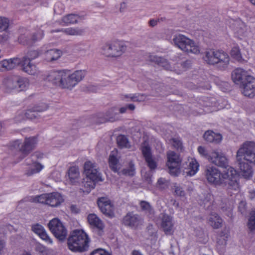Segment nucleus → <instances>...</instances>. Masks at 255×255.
Instances as JSON below:
<instances>
[{
	"label": "nucleus",
	"mask_w": 255,
	"mask_h": 255,
	"mask_svg": "<svg viewBox=\"0 0 255 255\" xmlns=\"http://www.w3.org/2000/svg\"><path fill=\"white\" fill-rule=\"evenodd\" d=\"M205 176L211 184L220 186L229 194L237 191L239 189V176L236 170L232 167H229L224 173L213 166H206Z\"/></svg>",
	"instance_id": "obj_1"
},
{
	"label": "nucleus",
	"mask_w": 255,
	"mask_h": 255,
	"mask_svg": "<svg viewBox=\"0 0 255 255\" xmlns=\"http://www.w3.org/2000/svg\"><path fill=\"white\" fill-rule=\"evenodd\" d=\"M85 70H77L71 73L68 70H57L50 72L46 80L53 85L62 89L71 90L85 77Z\"/></svg>",
	"instance_id": "obj_2"
},
{
	"label": "nucleus",
	"mask_w": 255,
	"mask_h": 255,
	"mask_svg": "<svg viewBox=\"0 0 255 255\" xmlns=\"http://www.w3.org/2000/svg\"><path fill=\"white\" fill-rule=\"evenodd\" d=\"M255 143L247 141L243 144L237 152V162L242 175L249 178L253 175L252 167L249 163L255 164Z\"/></svg>",
	"instance_id": "obj_3"
},
{
	"label": "nucleus",
	"mask_w": 255,
	"mask_h": 255,
	"mask_svg": "<svg viewBox=\"0 0 255 255\" xmlns=\"http://www.w3.org/2000/svg\"><path fill=\"white\" fill-rule=\"evenodd\" d=\"M90 239L82 230H76L70 234L67 240L70 250L73 252L83 253L88 250Z\"/></svg>",
	"instance_id": "obj_4"
},
{
	"label": "nucleus",
	"mask_w": 255,
	"mask_h": 255,
	"mask_svg": "<svg viewBox=\"0 0 255 255\" xmlns=\"http://www.w3.org/2000/svg\"><path fill=\"white\" fill-rule=\"evenodd\" d=\"M205 54L204 59L208 64L215 65L221 70H225L228 68L230 58L226 52L210 49L206 51Z\"/></svg>",
	"instance_id": "obj_5"
},
{
	"label": "nucleus",
	"mask_w": 255,
	"mask_h": 255,
	"mask_svg": "<svg viewBox=\"0 0 255 255\" xmlns=\"http://www.w3.org/2000/svg\"><path fill=\"white\" fill-rule=\"evenodd\" d=\"M127 48L128 46L124 41H110L102 46L101 53L106 57L117 59L126 52Z\"/></svg>",
	"instance_id": "obj_6"
},
{
	"label": "nucleus",
	"mask_w": 255,
	"mask_h": 255,
	"mask_svg": "<svg viewBox=\"0 0 255 255\" xmlns=\"http://www.w3.org/2000/svg\"><path fill=\"white\" fill-rule=\"evenodd\" d=\"M172 43L187 53L198 54L200 52L199 46L193 40L181 34L173 35Z\"/></svg>",
	"instance_id": "obj_7"
},
{
	"label": "nucleus",
	"mask_w": 255,
	"mask_h": 255,
	"mask_svg": "<svg viewBox=\"0 0 255 255\" xmlns=\"http://www.w3.org/2000/svg\"><path fill=\"white\" fill-rule=\"evenodd\" d=\"M40 54L41 52L38 50H31L28 51L21 59L19 58V65H21L22 71L29 75H36L38 73L37 67L31 61L37 58Z\"/></svg>",
	"instance_id": "obj_8"
},
{
	"label": "nucleus",
	"mask_w": 255,
	"mask_h": 255,
	"mask_svg": "<svg viewBox=\"0 0 255 255\" xmlns=\"http://www.w3.org/2000/svg\"><path fill=\"white\" fill-rule=\"evenodd\" d=\"M30 200L34 203L43 204L52 207L59 206L63 201L62 196L57 192L42 194L31 197Z\"/></svg>",
	"instance_id": "obj_9"
},
{
	"label": "nucleus",
	"mask_w": 255,
	"mask_h": 255,
	"mask_svg": "<svg viewBox=\"0 0 255 255\" xmlns=\"http://www.w3.org/2000/svg\"><path fill=\"white\" fill-rule=\"evenodd\" d=\"M3 83L7 90L15 89L17 91L25 90L29 85V82L27 79L16 75L4 79Z\"/></svg>",
	"instance_id": "obj_10"
},
{
	"label": "nucleus",
	"mask_w": 255,
	"mask_h": 255,
	"mask_svg": "<svg viewBox=\"0 0 255 255\" xmlns=\"http://www.w3.org/2000/svg\"><path fill=\"white\" fill-rule=\"evenodd\" d=\"M48 227L52 234L59 241L64 240L67 236V230L63 223L58 218L50 220Z\"/></svg>",
	"instance_id": "obj_11"
},
{
	"label": "nucleus",
	"mask_w": 255,
	"mask_h": 255,
	"mask_svg": "<svg viewBox=\"0 0 255 255\" xmlns=\"http://www.w3.org/2000/svg\"><path fill=\"white\" fill-rule=\"evenodd\" d=\"M37 143V139L36 136L26 137L24 142L21 143L19 140H16L14 142L13 146L15 147H19V151L22 153L20 159L24 158L29 154L36 146Z\"/></svg>",
	"instance_id": "obj_12"
},
{
	"label": "nucleus",
	"mask_w": 255,
	"mask_h": 255,
	"mask_svg": "<svg viewBox=\"0 0 255 255\" xmlns=\"http://www.w3.org/2000/svg\"><path fill=\"white\" fill-rule=\"evenodd\" d=\"M167 157L166 165L169 173L173 176H177L180 172L179 165L181 162L179 155L173 151L169 150L167 152Z\"/></svg>",
	"instance_id": "obj_13"
},
{
	"label": "nucleus",
	"mask_w": 255,
	"mask_h": 255,
	"mask_svg": "<svg viewBox=\"0 0 255 255\" xmlns=\"http://www.w3.org/2000/svg\"><path fill=\"white\" fill-rule=\"evenodd\" d=\"M160 229L166 236L173 235L174 233V223L172 216L161 213L159 215Z\"/></svg>",
	"instance_id": "obj_14"
},
{
	"label": "nucleus",
	"mask_w": 255,
	"mask_h": 255,
	"mask_svg": "<svg viewBox=\"0 0 255 255\" xmlns=\"http://www.w3.org/2000/svg\"><path fill=\"white\" fill-rule=\"evenodd\" d=\"M143 220L140 215L134 214L133 212L128 213L123 218L122 223L126 226L136 229L142 225Z\"/></svg>",
	"instance_id": "obj_15"
},
{
	"label": "nucleus",
	"mask_w": 255,
	"mask_h": 255,
	"mask_svg": "<svg viewBox=\"0 0 255 255\" xmlns=\"http://www.w3.org/2000/svg\"><path fill=\"white\" fill-rule=\"evenodd\" d=\"M117 110L116 107H113L108 109L105 113L99 114L96 123L100 124L117 121L118 119L117 117Z\"/></svg>",
	"instance_id": "obj_16"
},
{
	"label": "nucleus",
	"mask_w": 255,
	"mask_h": 255,
	"mask_svg": "<svg viewBox=\"0 0 255 255\" xmlns=\"http://www.w3.org/2000/svg\"><path fill=\"white\" fill-rule=\"evenodd\" d=\"M209 161L212 163L221 167L228 168V161L225 154L216 151L210 153Z\"/></svg>",
	"instance_id": "obj_17"
},
{
	"label": "nucleus",
	"mask_w": 255,
	"mask_h": 255,
	"mask_svg": "<svg viewBox=\"0 0 255 255\" xmlns=\"http://www.w3.org/2000/svg\"><path fill=\"white\" fill-rule=\"evenodd\" d=\"M84 173L87 177L94 179H102L101 174L97 165L90 161H87L84 165Z\"/></svg>",
	"instance_id": "obj_18"
},
{
	"label": "nucleus",
	"mask_w": 255,
	"mask_h": 255,
	"mask_svg": "<svg viewBox=\"0 0 255 255\" xmlns=\"http://www.w3.org/2000/svg\"><path fill=\"white\" fill-rule=\"evenodd\" d=\"M88 221L95 230V232L99 236H102L104 233V224L102 221L95 214H91L88 216Z\"/></svg>",
	"instance_id": "obj_19"
},
{
	"label": "nucleus",
	"mask_w": 255,
	"mask_h": 255,
	"mask_svg": "<svg viewBox=\"0 0 255 255\" xmlns=\"http://www.w3.org/2000/svg\"><path fill=\"white\" fill-rule=\"evenodd\" d=\"M243 94L247 97H253L255 92V78L252 76L247 77L242 84Z\"/></svg>",
	"instance_id": "obj_20"
},
{
	"label": "nucleus",
	"mask_w": 255,
	"mask_h": 255,
	"mask_svg": "<svg viewBox=\"0 0 255 255\" xmlns=\"http://www.w3.org/2000/svg\"><path fill=\"white\" fill-rule=\"evenodd\" d=\"M97 204L101 211L104 214L108 217L113 216V208L110 200L107 198L101 197L98 199Z\"/></svg>",
	"instance_id": "obj_21"
},
{
	"label": "nucleus",
	"mask_w": 255,
	"mask_h": 255,
	"mask_svg": "<svg viewBox=\"0 0 255 255\" xmlns=\"http://www.w3.org/2000/svg\"><path fill=\"white\" fill-rule=\"evenodd\" d=\"M141 151L147 166L151 170H155L157 163L152 155L150 147L148 145H143L141 147Z\"/></svg>",
	"instance_id": "obj_22"
},
{
	"label": "nucleus",
	"mask_w": 255,
	"mask_h": 255,
	"mask_svg": "<svg viewBox=\"0 0 255 255\" xmlns=\"http://www.w3.org/2000/svg\"><path fill=\"white\" fill-rule=\"evenodd\" d=\"M108 163L109 167L113 172L119 173L121 166L119 162V159L118 157L117 151L111 152L108 158Z\"/></svg>",
	"instance_id": "obj_23"
},
{
	"label": "nucleus",
	"mask_w": 255,
	"mask_h": 255,
	"mask_svg": "<svg viewBox=\"0 0 255 255\" xmlns=\"http://www.w3.org/2000/svg\"><path fill=\"white\" fill-rule=\"evenodd\" d=\"M249 76L248 72L243 69L237 68L233 71L232 78L235 83L242 84Z\"/></svg>",
	"instance_id": "obj_24"
},
{
	"label": "nucleus",
	"mask_w": 255,
	"mask_h": 255,
	"mask_svg": "<svg viewBox=\"0 0 255 255\" xmlns=\"http://www.w3.org/2000/svg\"><path fill=\"white\" fill-rule=\"evenodd\" d=\"M69 183L72 185H76L79 183L80 180V174L79 168L77 166L70 167L67 172Z\"/></svg>",
	"instance_id": "obj_25"
},
{
	"label": "nucleus",
	"mask_w": 255,
	"mask_h": 255,
	"mask_svg": "<svg viewBox=\"0 0 255 255\" xmlns=\"http://www.w3.org/2000/svg\"><path fill=\"white\" fill-rule=\"evenodd\" d=\"M53 32H62L67 35L70 36H81L84 34L85 30L84 29L79 27H68L60 29H55Z\"/></svg>",
	"instance_id": "obj_26"
},
{
	"label": "nucleus",
	"mask_w": 255,
	"mask_h": 255,
	"mask_svg": "<svg viewBox=\"0 0 255 255\" xmlns=\"http://www.w3.org/2000/svg\"><path fill=\"white\" fill-rule=\"evenodd\" d=\"M62 55V51L56 49L46 51L44 53V59L48 62H53L59 59Z\"/></svg>",
	"instance_id": "obj_27"
},
{
	"label": "nucleus",
	"mask_w": 255,
	"mask_h": 255,
	"mask_svg": "<svg viewBox=\"0 0 255 255\" xmlns=\"http://www.w3.org/2000/svg\"><path fill=\"white\" fill-rule=\"evenodd\" d=\"M148 58L150 61L155 62L159 66L163 67L166 70H169L171 68V66L168 61L163 57L150 54Z\"/></svg>",
	"instance_id": "obj_28"
},
{
	"label": "nucleus",
	"mask_w": 255,
	"mask_h": 255,
	"mask_svg": "<svg viewBox=\"0 0 255 255\" xmlns=\"http://www.w3.org/2000/svg\"><path fill=\"white\" fill-rule=\"evenodd\" d=\"M203 138L207 142L218 143L222 140V135L215 133L212 130H207L204 133Z\"/></svg>",
	"instance_id": "obj_29"
},
{
	"label": "nucleus",
	"mask_w": 255,
	"mask_h": 255,
	"mask_svg": "<svg viewBox=\"0 0 255 255\" xmlns=\"http://www.w3.org/2000/svg\"><path fill=\"white\" fill-rule=\"evenodd\" d=\"M146 96L144 94L135 93L133 94L122 95V99L127 102L132 101L141 102L145 100Z\"/></svg>",
	"instance_id": "obj_30"
},
{
	"label": "nucleus",
	"mask_w": 255,
	"mask_h": 255,
	"mask_svg": "<svg viewBox=\"0 0 255 255\" xmlns=\"http://www.w3.org/2000/svg\"><path fill=\"white\" fill-rule=\"evenodd\" d=\"M20 34L18 37V42L22 45L30 46V33L29 31L21 29L20 30Z\"/></svg>",
	"instance_id": "obj_31"
},
{
	"label": "nucleus",
	"mask_w": 255,
	"mask_h": 255,
	"mask_svg": "<svg viewBox=\"0 0 255 255\" xmlns=\"http://www.w3.org/2000/svg\"><path fill=\"white\" fill-rule=\"evenodd\" d=\"M209 223L214 229H219L222 226L223 220L216 213H211L209 218Z\"/></svg>",
	"instance_id": "obj_32"
},
{
	"label": "nucleus",
	"mask_w": 255,
	"mask_h": 255,
	"mask_svg": "<svg viewBox=\"0 0 255 255\" xmlns=\"http://www.w3.org/2000/svg\"><path fill=\"white\" fill-rule=\"evenodd\" d=\"M102 179H94L87 177L84 179L83 186L87 191L91 190L95 187L96 183L99 181H102Z\"/></svg>",
	"instance_id": "obj_33"
},
{
	"label": "nucleus",
	"mask_w": 255,
	"mask_h": 255,
	"mask_svg": "<svg viewBox=\"0 0 255 255\" xmlns=\"http://www.w3.org/2000/svg\"><path fill=\"white\" fill-rule=\"evenodd\" d=\"M140 206L142 211L150 217H152L154 214V211L150 204L145 201H141L140 202Z\"/></svg>",
	"instance_id": "obj_34"
},
{
	"label": "nucleus",
	"mask_w": 255,
	"mask_h": 255,
	"mask_svg": "<svg viewBox=\"0 0 255 255\" xmlns=\"http://www.w3.org/2000/svg\"><path fill=\"white\" fill-rule=\"evenodd\" d=\"M222 234L218 237L216 245L217 249L221 254L224 253L227 244V240L223 237Z\"/></svg>",
	"instance_id": "obj_35"
},
{
	"label": "nucleus",
	"mask_w": 255,
	"mask_h": 255,
	"mask_svg": "<svg viewBox=\"0 0 255 255\" xmlns=\"http://www.w3.org/2000/svg\"><path fill=\"white\" fill-rule=\"evenodd\" d=\"M33 167H30L25 171V174L27 176L39 173L43 168V166L38 162H33Z\"/></svg>",
	"instance_id": "obj_36"
},
{
	"label": "nucleus",
	"mask_w": 255,
	"mask_h": 255,
	"mask_svg": "<svg viewBox=\"0 0 255 255\" xmlns=\"http://www.w3.org/2000/svg\"><path fill=\"white\" fill-rule=\"evenodd\" d=\"M79 19V17L78 15L69 14L64 16L62 18V21L65 25H68L77 23Z\"/></svg>",
	"instance_id": "obj_37"
},
{
	"label": "nucleus",
	"mask_w": 255,
	"mask_h": 255,
	"mask_svg": "<svg viewBox=\"0 0 255 255\" xmlns=\"http://www.w3.org/2000/svg\"><path fill=\"white\" fill-rule=\"evenodd\" d=\"M188 169L186 173L187 175L192 176L195 174L199 168V164L196 160L192 159L188 165Z\"/></svg>",
	"instance_id": "obj_38"
},
{
	"label": "nucleus",
	"mask_w": 255,
	"mask_h": 255,
	"mask_svg": "<svg viewBox=\"0 0 255 255\" xmlns=\"http://www.w3.org/2000/svg\"><path fill=\"white\" fill-rule=\"evenodd\" d=\"M135 166L132 161H130L128 164V167L123 169L121 172L118 173L119 175L121 173L124 175L133 176L135 174Z\"/></svg>",
	"instance_id": "obj_39"
},
{
	"label": "nucleus",
	"mask_w": 255,
	"mask_h": 255,
	"mask_svg": "<svg viewBox=\"0 0 255 255\" xmlns=\"http://www.w3.org/2000/svg\"><path fill=\"white\" fill-rule=\"evenodd\" d=\"M170 142L172 146L177 151H182L184 149V146L182 141L179 137H174L170 139Z\"/></svg>",
	"instance_id": "obj_40"
},
{
	"label": "nucleus",
	"mask_w": 255,
	"mask_h": 255,
	"mask_svg": "<svg viewBox=\"0 0 255 255\" xmlns=\"http://www.w3.org/2000/svg\"><path fill=\"white\" fill-rule=\"evenodd\" d=\"M231 55L233 58L240 63H244L245 60L242 58L240 49L238 47H234L231 51Z\"/></svg>",
	"instance_id": "obj_41"
},
{
	"label": "nucleus",
	"mask_w": 255,
	"mask_h": 255,
	"mask_svg": "<svg viewBox=\"0 0 255 255\" xmlns=\"http://www.w3.org/2000/svg\"><path fill=\"white\" fill-rule=\"evenodd\" d=\"M44 35V33L42 30H38L32 34L30 33V46L32 45L36 41L41 40Z\"/></svg>",
	"instance_id": "obj_42"
},
{
	"label": "nucleus",
	"mask_w": 255,
	"mask_h": 255,
	"mask_svg": "<svg viewBox=\"0 0 255 255\" xmlns=\"http://www.w3.org/2000/svg\"><path fill=\"white\" fill-rule=\"evenodd\" d=\"M250 216L248 220V227L251 232L255 231V211L250 212Z\"/></svg>",
	"instance_id": "obj_43"
},
{
	"label": "nucleus",
	"mask_w": 255,
	"mask_h": 255,
	"mask_svg": "<svg viewBox=\"0 0 255 255\" xmlns=\"http://www.w3.org/2000/svg\"><path fill=\"white\" fill-rule=\"evenodd\" d=\"M117 143L121 148L128 147V141L127 137L124 135H120L117 138Z\"/></svg>",
	"instance_id": "obj_44"
},
{
	"label": "nucleus",
	"mask_w": 255,
	"mask_h": 255,
	"mask_svg": "<svg viewBox=\"0 0 255 255\" xmlns=\"http://www.w3.org/2000/svg\"><path fill=\"white\" fill-rule=\"evenodd\" d=\"M9 21L8 18L0 16V31H6L9 26Z\"/></svg>",
	"instance_id": "obj_45"
},
{
	"label": "nucleus",
	"mask_w": 255,
	"mask_h": 255,
	"mask_svg": "<svg viewBox=\"0 0 255 255\" xmlns=\"http://www.w3.org/2000/svg\"><path fill=\"white\" fill-rule=\"evenodd\" d=\"M38 113L35 112L34 110H33L32 108H31L27 110V111L25 113V117L29 119L33 120L36 118L38 116Z\"/></svg>",
	"instance_id": "obj_46"
},
{
	"label": "nucleus",
	"mask_w": 255,
	"mask_h": 255,
	"mask_svg": "<svg viewBox=\"0 0 255 255\" xmlns=\"http://www.w3.org/2000/svg\"><path fill=\"white\" fill-rule=\"evenodd\" d=\"M31 228L32 231L38 236L45 230L41 225L38 224L33 225Z\"/></svg>",
	"instance_id": "obj_47"
},
{
	"label": "nucleus",
	"mask_w": 255,
	"mask_h": 255,
	"mask_svg": "<svg viewBox=\"0 0 255 255\" xmlns=\"http://www.w3.org/2000/svg\"><path fill=\"white\" fill-rule=\"evenodd\" d=\"M32 108L33 110L35 111V112L38 113V112H42L45 111L47 109L48 107L46 104L42 103L39 105L35 106L32 107Z\"/></svg>",
	"instance_id": "obj_48"
},
{
	"label": "nucleus",
	"mask_w": 255,
	"mask_h": 255,
	"mask_svg": "<svg viewBox=\"0 0 255 255\" xmlns=\"http://www.w3.org/2000/svg\"><path fill=\"white\" fill-rule=\"evenodd\" d=\"M90 255H112L106 250L99 248L94 250L91 253Z\"/></svg>",
	"instance_id": "obj_49"
},
{
	"label": "nucleus",
	"mask_w": 255,
	"mask_h": 255,
	"mask_svg": "<svg viewBox=\"0 0 255 255\" xmlns=\"http://www.w3.org/2000/svg\"><path fill=\"white\" fill-rule=\"evenodd\" d=\"M9 38V32L6 31H0V42L3 43L6 42Z\"/></svg>",
	"instance_id": "obj_50"
},
{
	"label": "nucleus",
	"mask_w": 255,
	"mask_h": 255,
	"mask_svg": "<svg viewBox=\"0 0 255 255\" xmlns=\"http://www.w3.org/2000/svg\"><path fill=\"white\" fill-rule=\"evenodd\" d=\"M198 151L201 155L205 157L209 160V157L210 155V153H208L205 147L202 146H199L198 147Z\"/></svg>",
	"instance_id": "obj_51"
},
{
	"label": "nucleus",
	"mask_w": 255,
	"mask_h": 255,
	"mask_svg": "<svg viewBox=\"0 0 255 255\" xmlns=\"http://www.w3.org/2000/svg\"><path fill=\"white\" fill-rule=\"evenodd\" d=\"M39 237L43 240L45 241L46 243L49 244L52 243V240L50 239L49 236L47 235L46 231L45 230L40 235H39Z\"/></svg>",
	"instance_id": "obj_52"
},
{
	"label": "nucleus",
	"mask_w": 255,
	"mask_h": 255,
	"mask_svg": "<svg viewBox=\"0 0 255 255\" xmlns=\"http://www.w3.org/2000/svg\"><path fill=\"white\" fill-rule=\"evenodd\" d=\"M174 189L175 194L180 196H183L184 195V191L183 189L177 185H174Z\"/></svg>",
	"instance_id": "obj_53"
},
{
	"label": "nucleus",
	"mask_w": 255,
	"mask_h": 255,
	"mask_svg": "<svg viewBox=\"0 0 255 255\" xmlns=\"http://www.w3.org/2000/svg\"><path fill=\"white\" fill-rule=\"evenodd\" d=\"M239 29L237 30V32L240 34H243L246 30V26L244 23L241 22L239 24Z\"/></svg>",
	"instance_id": "obj_54"
},
{
	"label": "nucleus",
	"mask_w": 255,
	"mask_h": 255,
	"mask_svg": "<svg viewBox=\"0 0 255 255\" xmlns=\"http://www.w3.org/2000/svg\"><path fill=\"white\" fill-rule=\"evenodd\" d=\"M159 22H160V19H151L148 21V24L151 27H154V26H156L157 24V23Z\"/></svg>",
	"instance_id": "obj_55"
},
{
	"label": "nucleus",
	"mask_w": 255,
	"mask_h": 255,
	"mask_svg": "<svg viewBox=\"0 0 255 255\" xmlns=\"http://www.w3.org/2000/svg\"><path fill=\"white\" fill-rule=\"evenodd\" d=\"M43 155V153L39 151H35L32 154V156L35 157L37 159L42 158Z\"/></svg>",
	"instance_id": "obj_56"
},
{
	"label": "nucleus",
	"mask_w": 255,
	"mask_h": 255,
	"mask_svg": "<svg viewBox=\"0 0 255 255\" xmlns=\"http://www.w3.org/2000/svg\"><path fill=\"white\" fill-rule=\"evenodd\" d=\"M70 210L72 213L77 214L79 212V209L77 208L76 205H72L70 206Z\"/></svg>",
	"instance_id": "obj_57"
},
{
	"label": "nucleus",
	"mask_w": 255,
	"mask_h": 255,
	"mask_svg": "<svg viewBox=\"0 0 255 255\" xmlns=\"http://www.w3.org/2000/svg\"><path fill=\"white\" fill-rule=\"evenodd\" d=\"M165 183V180L164 178H159L157 182V185L159 186V187L162 188V186L164 185Z\"/></svg>",
	"instance_id": "obj_58"
},
{
	"label": "nucleus",
	"mask_w": 255,
	"mask_h": 255,
	"mask_svg": "<svg viewBox=\"0 0 255 255\" xmlns=\"http://www.w3.org/2000/svg\"><path fill=\"white\" fill-rule=\"evenodd\" d=\"M250 198L251 199H253L255 198V191L254 190H251L249 192Z\"/></svg>",
	"instance_id": "obj_59"
},
{
	"label": "nucleus",
	"mask_w": 255,
	"mask_h": 255,
	"mask_svg": "<svg viewBox=\"0 0 255 255\" xmlns=\"http://www.w3.org/2000/svg\"><path fill=\"white\" fill-rule=\"evenodd\" d=\"M128 109V108L127 107H123L119 109V112L121 114H124L125 113L127 112V110Z\"/></svg>",
	"instance_id": "obj_60"
},
{
	"label": "nucleus",
	"mask_w": 255,
	"mask_h": 255,
	"mask_svg": "<svg viewBox=\"0 0 255 255\" xmlns=\"http://www.w3.org/2000/svg\"><path fill=\"white\" fill-rule=\"evenodd\" d=\"M127 107L128 108V109L129 110H130L131 111L134 110V109L135 108V106L132 104H130L128 105Z\"/></svg>",
	"instance_id": "obj_61"
},
{
	"label": "nucleus",
	"mask_w": 255,
	"mask_h": 255,
	"mask_svg": "<svg viewBox=\"0 0 255 255\" xmlns=\"http://www.w3.org/2000/svg\"><path fill=\"white\" fill-rule=\"evenodd\" d=\"M4 128L2 127V124L0 123V135L3 134L4 132Z\"/></svg>",
	"instance_id": "obj_62"
},
{
	"label": "nucleus",
	"mask_w": 255,
	"mask_h": 255,
	"mask_svg": "<svg viewBox=\"0 0 255 255\" xmlns=\"http://www.w3.org/2000/svg\"><path fill=\"white\" fill-rule=\"evenodd\" d=\"M132 255H143L139 251L134 250L132 252Z\"/></svg>",
	"instance_id": "obj_63"
},
{
	"label": "nucleus",
	"mask_w": 255,
	"mask_h": 255,
	"mask_svg": "<svg viewBox=\"0 0 255 255\" xmlns=\"http://www.w3.org/2000/svg\"><path fill=\"white\" fill-rule=\"evenodd\" d=\"M171 202H173V205L175 206L176 208H178L179 206V204L178 202H177L175 200H172Z\"/></svg>",
	"instance_id": "obj_64"
}]
</instances>
